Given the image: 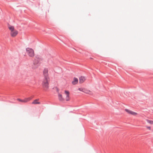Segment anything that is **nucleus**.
<instances>
[{
    "instance_id": "20e7f679",
    "label": "nucleus",
    "mask_w": 153,
    "mask_h": 153,
    "mask_svg": "<svg viewBox=\"0 0 153 153\" xmlns=\"http://www.w3.org/2000/svg\"><path fill=\"white\" fill-rule=\"evenodd\" d=\"M125 111L127 112L128 114L134 116H136L138 114L137 113L133 111L128 109H125Z\"/></svg>"
},
{
    "instance_id": "6ab92c4d",
    "label": "nucleus",
    "mask_w": 153,
    "mask_h": 153,
    "mask_svg": "<svg viewBox=\"0 0 153 153\" xmlns=\"http://www.w3.org/2000/svg\"><path fill=\"white\" fill-rule=\"evenodd\" d=\"M30 97H31V98H32V99L33 97V96H31Z\"/></svg>"
},
{
    "instance_id": "aec40b11",
    "label": "nucleus",
    "mask_w": 153,
    "mask_h": 153,
    "mask_svg": "<svg viewBox=\"0 0 153 153\" xmlns=\"http://www.w3.org/2000/svg\"><path fill=\"white\" fill-rule=\"evenodd\" d=\"M30 97H31V98H32V99L33 97V96H31Z\"/></svg>"
},
{
    "instance_id": "6e6552de",
    "label": "nucleus",
    "mask_w": 153,
    "mask_h": 153,
    "mask_svg": "<svg viewBox=\"0 0 153 153\" xmlns=\"http://www.w3.org/2000/svg\"><path fill=\"white\" fill-rule=\"evenodd\" d=\"M86 79L85 78L84 76H81L79 78V82L82 83L84 82Z\"/></svg>"
},
{
    "instance_id": "f03ea898",
    "label": "nucleus",
    "mask_w": 153,
    "mask_h": 153,
    "mask_svg": "<svg viewBox=\"0 0 153 153\" xmlns=\"http://www.w3.org/2000/svg\"><path fill=\"white\" fill-rule=\"evenodd\" d=\"M49 78L44 79L42 82V85L45 90H47L48 88Z\"/></svg>"
},
{
    "instance_id": "9d476101",
    "label": "nucleus",
    "mask_w": 153,
    "mask_h": 153,
    "mask_svg": "<svg viewBox=\"0 0 153 153\" xmlns=\"http://www.w3.org/2000/svg\"><path fill=\"white\" fill-rule=\"evenodd\" d=\"M78 82V79L76 78H74L73 81L72 82V83L73 85H75L77 84Z\"/></svg>"
},
{
    "instance_id": "0eeeda50",
    "label": "nucleus",
    "mask_w": 153,
    "mask_h": 153,
    "mask_svg": "<svg viewBox=\"0 0 153 153\" xmlns=\"http://www.w3.org/2000/svg\"><path fill=\"white\" fill-rule=\"evenodd\" d=\"M39 99H38L34 100L33 102L31 103L32 104H40V102L39 101Z\"/></svg>"
},
{
    "instance_id": "4468645a",
    "label": "nucleus",
    "mask_w": 153,
    "mask_h": 153,
    "mask_svg": "<svg viewBox=\"0 0 153 153\" xmlns=\"http://www.w3.org/2000/svg\"><path fill=\"white\" fill-rule=\"evenodd\" d=\"M85 89V88L81 87V88H79L78 89V90L80 91H82V92H83L84 93Z\"/></svg>"
},
{
    "instance_id": "39448f33",
    "label": "nucleus",
    "mask_w": 153,
    "mask_h": 153,
    "mask_svg": "<svg viewBox=\"0 0 153 153\" xmlns=\"http://www.w3.org/2000/svg\"><path fill=\"white\" fill-rule=\"evenodd\" d=\"M43 75L44 79L49 78L48 76V70L47 68H45L43 71Z\"/></svg>"
},
{
    "instance_id": "2eb2a0df",
    "label": "nucleus",
    "mask_w": 153,
    "mask_h": 153,
    "mask_svg": "<svg viewBox=\"0 0 153 153\" xmlns=\"http://www.w3.org/2000/svg\"><path fill=\"white\" fill-rule=\"evenodd\" d=\"M146 129H148L149 130H151V128L150 126H146Z\"/></svg>"
},
{
    "instance_id": "7ed1b4c3",
    "label": "nucleus",
    "mask_w": 153,
    "mask_h": 153,
    "mask_svg": "<svg viewBox=\"0 0 153 153\" xmlns=\"http://www.w3.org/2000/svg\"><path fill=\"white\" fill-rule=\"evenodd\" d=\"M26 50L27 54L29 56L31 57L34 56L35 55L34 52L32 49L27 48L26 49Z\"/></svg>"
},
{
    "instance_id": "9b49d317",
    "label": "nucleus",
    "mask_w": 153,
    "mask_h": 153,
    "mask_svg": "<svg viewBox=\"0 0 153 153\" xmlns=\"http://www.w3.org/2000/svg\"><path fill=\"white\" fill-rule=\"evenodd\" d=\"M58 98L59 100L60 101H63L64 100V98L62 97V94L58 93Z\"/></svg>"
},
{
    "instance_id": "1a4fd4ad",
    "label": "nucleus",
    "mask_w": 153,
    "mask_h": 153,
    "mask_svg": "<svg viewBox=\"0 0 153 153\" xmlns=\"http://www.w3.org/2000/svg\"><path fill=\"white\" fill-rule=\"evenodd\" d=\"M32 98H31V97L26 98L24 99V103H26L30 101L31 100H32Z\"/></svg>"
},
{
    "instance_id": "dca6fc26",
    "label": "nucleus",
    "mask_w": 153,
    "mask_h": 153,
    "mask_svg": "<svg viewBox=\"0 0 153 153\" xmlns=\"http://www.w3.org/2000/svg\"><path fill=\"white\" fill-rule=\"evenodd\" d=\"M17 100H18L19 101V102H22L24 103V99L23 100H21L19 99H18Z\"/></svg>"
},
{
    "instance_id": "f8f14e48",
    "label": "nucleus",
    "mask_w": 153,
    "mask_h": 153,
    "mask_svg": "<svg viewBox=\"0 0 153 153\" xmlns=\"http://www.w3.org/2000/svg\"><path fill=\"white\" fill-rule=\"evenodd\" d=\"M85 93L88 94L90 95H91L92 94V92L91 91L89 90L88 89H85Z\"/></svg>"
},
{
    "instance_id": "f3484780",
    "label": "nucleus",
    "mask_w": 153,
    "mask_h": 153,
    "mask_svg": "<svg viewBox=\"0 0 153 153\" xmlns=\"http://www.w3.org/2000/svg\"><path fill=\"white\" fill-rule=\"evenodd\" d=\"M46 57L47 58H49V57H51V55L50 54V55H48V54H47L46 55Z\"/></svg>"
},
{
    "instance_id": "a211bd4d",
    "label": "nucleus",
    "mask_w": 153,
    "mask_h": 153,
    "mask_svg": "<svg viewBox=\"0 0 153 153\" xmlns=\"http://www.w3.org/2000/svg\"><path fill=\"white\" fill-rule=\"evenodd\" d=\"M56 91L57 92H58V91H59V89L57 88H56Z\"/></svg>"
},
{
    "instance_id": "423d86ee",
    "label": "nucleus",
    "mask_w": 153,
    "mask_h": 153,
    "mask_svg": "<svg viewBox=\"0 0 153 153\" xmlns=\"http://www.w3.org/2000/svg\"><path fill=\"white\" fill-rule=\"evenodd\" d=\"M65 94L66 95L65 100L66 101H69L70 100V97L69 96V92L67 91H65Z\"/></svg>"
},
{
    "instance_id": "ddd939ff",
    "label": "nucleus",
    "mask_w": 153,
    "mask_h": 153,
    "mask_svg": "<svg viewBox=\"0 0 153 153\" xmlns=\"http://www.w3.org/2000/svg\"><path fill=\"white\" fill-rule=\"evenodd\" d=\"M146 121L148 123L151 125H153V120L146 119Z\"/></svg>"
},
{
    "instance_id": "f257e3e1",
    "label": "nucleus",
    "mask_w": 153,
    "mask_h": 153,
    "mask_svg": "<svg viewBox=\"0 0 153 153\" xmlns=\"http://www.w3.org/2000/svg\"><path fill=\"white\" fill-rule=\"evenodd\" d=\"M8 28L10 31V35L11 37H14L18 34V31L15 29L13 26L11 25L8 26Z\"/></svg>"
}]
</instances>
